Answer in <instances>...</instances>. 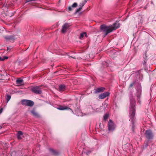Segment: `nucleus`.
Listing matches in <instances>:
<instances>
[{
  "label": "nucleus",
  "instance_id": "obj_15",
  "mask_svg": "<svg viewBox=\"0 0 156 156\" xmlns=\"http://www.w3.org/2000/svg\"><path fill=\"white\" fill-rule=\"evenodd\" d=\"M105 89V88L104 87H100L97 88L95 91L96 93L100 92H102Z\"/></svg>",
  "mask_w": 156,
  "mask_h": 156
},
{
  "label": "nucleus",
  "instance_id": "obj_6",
  "mask_svg": "<svg viewBox=\"0 0 156 156\" xmlns=\"http://www.w3.org/2000/svg\"><path fill=\"white\" fill-rule=\"evenodd\" d=\"M32 91L37 94H40L41 93V89L39 87L35 86L31 88Z\"/></svg>",
  "mask_w": 156,
  "mask_h": 156
},
{
  "label": "nucleus",
  "instance_id": "obj_21",
  "mask_svg": "<svg viewBox=\"0 0 156 156\" xmlns=\"http://www.w3.org/2000/svg\"><path fill=\"white\" fill-rule=\"evenodd\" d=\"M8 58V57L6 56H4L3 58L0 57V60L3 61L5 59H7Z\"/></svg>",
  "mask_w": 156,
  "mask_h": 156
},
{
  "label": "nucleus",
  "instance_id": "obj_24",
  "mask_svg": "<svg viewBox=\"0 0 156 156\" xmlns=\"http://www.w3.org/2000/svg\"><path fill=\"white\" fill-rule=\"evenodd\" d=\"M82 9V7H80L79 8H78L76 10V13L78 12L79 11L81 10Z\"/></svg>",
  "mask_w": 156,
  "mask_h": 156
},
{
  "label": "nucleus",
  "instance_id": "obj_8",
  "mask_svg": "<svg viewBox=\"0 0 156 156\" xmlns=\"http://www.w3.org/2000/svg\"><path fill=\"white\" fill-rule=\"evenodd\" d=\"M109 93L108 92H105L100 94L99 96V98L101 99H103L109 95Z\"/></svg>",
  "mask_w": 156,
  "mask_h": 156
},
{
  "label": "nucleus",
  "instance_id": "obj_23",
  "mask_svg": "<svg viewBox=\"0 0 156 156\" xmlns=\"http://www.w3.org/2000/svg\"><path fill=\"white\" fill-rule=\"evenodd\" d=\"M77 3H74L72 5V7L73 8H75L77 6Z\"/></svg>",
  "mask_w": 156,
  "mask_h": 156
},
{
  "label": "nucleus",
  "instance_id": "obj_2",
  "mask_svg": "<svg viewBox=\"0 0 156 156\" xmlns=\"http://www.w3.org/2000/svg\"><path fill=\"white\" fill-rule=\"evenodd\" d=\"M120 26V24L118 22L114 23L113 25L107 26L104 25H101L100 27L101 29L105 33V36H106L108 34L119 28Z\"/></svg>",
  "mask_w": 156,
  "mask_h": 156
},
{
  "label": "nucleus",
  "instance_id": "obj_17",
  "mask_svg": "<svg viewBox=\"0 0 156 156\" xmlns=\"http://www.w3.org/2000/svg\"><path fill=\"white\" fill-rule=\"evenodd\" d=\"M87 34L86 33L83 32L80 34V39H82L84 37H86Z\"/></svg>",
  "mask_w": 156,
  "mask_h": 156
},
{
  "label": "nucleus",
  "instance_id": "obj_22",
  "mask_svg": "<svg viewBox=\"0 0 156 156\" xmlns=\"http://www.w3.org/2000/svg\"><path fill=\"white\" fill-rule=\"evenodd\" d=\"M108 115L107 114H106L104 116V120H106L108 117Z\"/></svg>",
  "mask_w": 156,
  "mask_h": 156
},
{
  "label": "nucleus",
  "instance_id": "obj_14",
  "mask_svg": "<svg viewBox=\"0 0 156 156\" xmlns=\"http://www.w3.org/2000/svg\"><path fill=\"white\" fill-rule=\"evenodd\" d=\"M23 135V133L21 131H19L18 132L17 134V138L18 139L20 140L22 139V136Z\"/></svg>",
  "mask_w": 156,
  "mask_h": 156
},
{
  "label": "nucleus",
  "instance_id": "obj_29",
  "mask_svg": "<svg viewBox=\"0 0 156 156\" xmlns=\"http://www.w3.org/2000/svg\"><path fill=\"white\" fill-rule=\"evenodd\" d=\"M139 101H140V100L139 99V100H138V101L139 102Z\"/></svg>",
  "mask_w": 156,
  "mask_h": 156
},
{
  "label": "nucleus",
  "instance_id": "obj_25",
  "mask_svg": "<svg viewBox=\"0 0 156 156\" xmlns=\"http://www.w3.org/2000/svg\"><path fill=\"white\" fill-rule=\"evenodd\" d=\"M35 1V0H31L30 1H26V2H30L32 3H34V2Z\"/></svg>",
  "mask_w": 156,
  "mask_h": 156
},
{
  "label": "nucleus",
  "instance_id": "obj_4",
  "mask_svg": "<svg viewBox=\"0 0 156 156\" xmlns=\"http://www.w3.org/2000/svg\"><path fill=\"white\" fill-rule=\"evenodd\" d=\"M108 130L110 131H113L115 127V126L113 122L110 120L108 123Z\"/></svg>",
  "mask_w": 156,
  "mask_h": 156
},
{
  "label": "nucleus",
  "instance_id": "obj_27",
  "mask_svg": "<svg viewBox=\"0 0 156 156\" xmlns=\"http://www.w3.org/2000/svg\"><path fill=\"white\" fill-rule=\"evenodd\" d=\"M2 111H3V109L2 108H1L0 109V114L2 112Z\"/></svg>",
  "mask_w": 156,
  "mask_h": 156
},
{
  "label": "nucleus",
  "instance_id": "obj_28",
  "mask_svg": "<svg viewBox=\"0 0 156 156\" xmlns=\"http://www.w3.org/2000/svg\"><path fill=\"white\" fill-rule=\"evenodd\" d=\"M133 83H131V84H130V87H132L133 86Z\"/></svg>",
  "mask_w": 156,
  "mask_h": 156
},
{
  "label": "nucleus",
  "instance_id": "obj_11",
  "mask_svg": "<svg viewBox=\"0 0 156 156\" xmlns=\"http://www.w3.org/2000/svg\"><path fill=\"white\" fill-rule=\"evenodd\" d=\"M8 41H12L14 39V38L13 36H6L4 37Z\"/></svg>",
  "mask_w": 156,
  "mask_h": 156
},
{
  "label": "nucleus",
  "instance_id": "obj_7",
  "mask_svg": "<svg viewBox=\"0 0 156 156\" xmlns=\"http://www.w3.org/2000/svg\"><path fill=\"white\" fill-rule=\"evenodd\" d=\"M69 27V25L68 23H66L64 24L62 27V33H64L66 32L67 30L68 29Z\"/></svg>",
  "mask_w": 156,
  "mask_h": 156
},
{
  "label": "nucleus",
  "instance_id": "obj_18",
  "mask_svg": "<svg viewBox=\"0 0 156 156\" xmlns=\"http://www.w3.org/2000/svg\"><path fill=\"white\" fill-rule=\"evenodd\" d=\"M49 151L50 152L53 154H57L56 151L54 149L51 148H50L49 149Z\"/></svg>",
  "mask_w": 156,
  "mask_h": 156
},
{
  "label": "nucleus",
  "instance_id": "obj_9",
  "mask_svg": "<svg viewBox=\"0 0 156 156\" xmlns=\"http://www.w3.org/2000/svg\"><path fill=\"white\" fill-rule=\"evenodd\" d=\"M16 84L19 86L23 85V80L21 79H18L16 80Z\"/></svg>",
  "mask_w": 156,
  "mask_h": 156
},
{
  "label": "nucleus",
  "instance_id": "obj_5",
  "mask_svg": "<svg viewBox=\"0 0 156 156\" xmlns=\"http://www.w3.org/2000/svg\"><path fill=\"white\" fill-rule=\"evenodd\" d=\"M145 136L148 139H152L153 137V135L152 131L150 129L147 130L145 132Z\"/></svg>",
  "mask_w": 156,
  "mask_h": 156
},
{
  "label": "nucleus",
  "instance_id": "obj_19",
  "mask_svg": "<svg viewBox=\"0 0 156 156\" xmlns=\"http://www.w3.org/2000/svg\"><path fill=\"white\" fill-rule=\"evenodd\" d=\"M86 0H84V1L82 2L80 4V6L82 7L85 5V4L87 2Z\"/></svg>",
  "mask_w": 156,
  "mask_h": 156
},
{
  "label": "nucleus",
  "instance_id": "obj_16",
  "mask_svg": "<svg viewBox=\"0 0 156 156\" xmlns=\"http://www.w3.org/2000/svg\"><path fill=\"white\" fill-rule=\"evenodd\" d=\"M58 109L60 110H67L68 109H70V108L67 107L66 106H60L59 108H58Z\"/></svg>",
  "mask_w": 156,
  "mask_h": 156
},
{
  "label": "nucleus",
  "instance_id": "obj_13",
  "mask_svg": "<svg viewBox=\"0 0 156 156\" xmlns=\"http://www.w3.org/2000/svg\"><path fill=\"white\" fill-rule=\"evenodd\" d=\"M31 113L33 115L36 117H39V115L35 111L34 109H33L31 111Z\"/></svg>",
  "mask_w": 156,
  "mask_h": 156
},
{
  "label": "nucleus",
  "instance_id": "obj_26",
  "mask_svg": "<svg viewBox=\"0 0 156 156\" xmlns=\"http://www.w3.org/2000/svg\"><path fill=\"white\" fill-rule=\"evenodd\" d=\"M72 7L71 6H69V7H68V10L69 11H71V10H72Z\"/></svg>",
  "mask_w": 156,
  "mask_h": 156
},
{
  "label": "nucleus",
  "instance_id": "obj_20",
  "mask_svg": "<svg viewBox=\"0 0 156 156\" xmlns=\"http://www.w3.org/2000/svg\"><path fill=\"white\" fill-rule=\"evenodd\" d=\"M11 97L10 95H8L6 97V99L7 101V103L11 99Z\"/></svg>",
  "mask_w": 156,
  "mask_h": 156
},
{
  "label": "nucleus",
  "instance_id": "obj_12",
  "mask_svg": "<svg viewBox=\"0 0 156 156\" xmlns=\"http://www.w3.org/2000/svg\"><path fill=\"white\" fill-rule=\"evenodd\" d=\"M66 86L64 85H60L59 87V90L60 92H62L65 90Z\"/></svg>",
  "mask_w": 156,
  "mask_h": 156
},
{
  "label": "nucleus",
  "instance_id": "obj_3",
  "mask_svg": "<svg viewBox=\"0 0 156 156\" xmlns=\"http://www.w3.org/2000/svg\"><path fill=\"white\" fill-rule=\"evenodd\" d=\"M23 105H27L29 106H32L34 104V102L30 100H23L21 101Z\"/></svg>",
  "mask_w": 156,
  "mask_h": 156
},
{
  "label": "nucleus",
  "instance_id": "obj_1",
  "mask_svg": "<svg viewBox=\"0 0 156 156\" xmlns=\"http://www.w3.org/2000/svg\"><path fill=\"white\" fill-rule=\"evenodd\" d=\"M129 98L130 103V105L129 107L130 120L131 121L132 124L131 128L133 129L134 127V122L135 120V105L136 102L132 95H131L130 96Z\"/></svg>",
  "mask_w": 156,
  "mask_h": 156
},
{
  "label": "nucleus",
  "instance_id": "obj_10",
  "mask_svg": "<svg viewBox=\"0 0 156 156\" xmlns=\"http://www.w3.org/2000/svg\"><path fill=\"white\" fill-rule=\"evenodd\" d=\"M137 91L136 96L138 99L140 98L141 94V90L140 87H139V89L137 90Z\"/></svg>",
  "mask_w": 156,
  "mask_h": 156
}]
</instances>
